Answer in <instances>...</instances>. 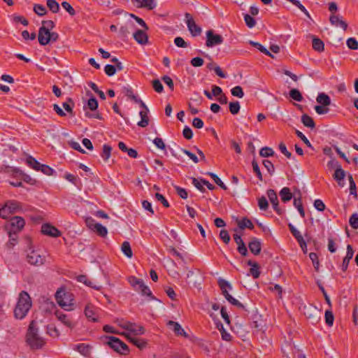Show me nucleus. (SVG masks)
Instances as JSON below:
<instances>
[{
    "mask_svg": "<svg viewBox=\"0 0 358 358\" xmlns=\"http://www.w3.org/2000/svg\"><path fill=\"white\" fill-rule=\"evenodd\" d=\"M38 330V322L32 320L28 327L26 342L33 350L41 348L45 343L44 338L39 334Z\"/></svg>",
    "mask_w": 358,
    "mask_h": 358,
    "instance_id": "1",
    "label": "nucleus"
},
{
    "mask_svg": "<svg viewBox=\"0 0 358 358\" xmlns=\"http://www.w3.org/2000/svg\"><path fill=\"white\" fill-rule=\"evenodd\" d=\"M25 224L24 218L20 216L11 217L5 224V229L10 238V244L14 245L17 240V234L22 231Z\"/></svg>",
    "mask_w": 358,
    "mask_h": 358,
    "instance_id": "2",
    "label": "nucleus"
},
{
    "mask_svg": "<svg viewBox=\"0 0 358 358\" xmlns=\"http://www.w3.org/2000/svg\"><path fill=\"white\" fill-rule=\"evenodd\" d=\"M32 305L29 294L22 291L20 293L17 303L14 309V315L17 319H23L28 313Z\"/></svg>",
    "mask_w": 358,
    "mask_h": 358,
    "instance_id": "3",
    "label": "nucleus"
},
{
    "mask_svg": "<svg viewBox=\"0 0 358 358\" xmlns=\"http://www.w3.org/2000/svg\"><path fill=\"white\" fill-rule=\"evenodd\" d=\"M55 299L59 306L65 310H73V297L71 292L59 289L55 294Z\"/></svg>",
    "mask_w": 358,
    "mask_h": 358,
    "instance_id": "4",
    "label": "nucleus"
},
{
    "mask_svg": "<svg viewBox=\"0 0 358 358\" xmlns=\"http://www.w3.org/2000/svg\"><path fill=\"white\" fill-rule=\"evenodd\" d=\"M28 249L27 250V260L29 264L34 266H41L45 263V257L41 254V252L34 250L32 247L31 240L27 239Z\"/></svg>",
    "mask_w": 358,
    "mask_h": 358,
    "instance_id": "5",
    "label": "nucleus"
},
{
    "mask_svg": "<svg viewBox=\"0 0 358 358\" xmlns=\"http://www.w3.org/2000/svg\"><path fill=\"white\" fill-rule=\"evenodd\" d=\"M22 210L21 204L15 200L7 201L0 208V217L7 219L10 214L18 213Z\"/></svg>",
    "mask_w": 358,
    "mask_h": 358,
    "instance_id": "6",
    "label": "nucleus"
},
{
    "mask_svg": "<svg viewBox=\"0 0 358 358\" xmlns=\"http://www.w3.org/2000/svg\"><path fill=\"white\" fill-rule=\"evenodd\" d=\"M117 325L123 329L127 330L130 334L135 336L143 335L145 334V329L143 326L138 325L136 323H133L129 321H124L122 319H117L116 320Z\"/></svg>",
    "mask_w": 358,
    "mask_h": 358,
    "instance_id": "7",
    "label": "nucleus"
},
{
    "mask_svg": "<svg viewBox=\"0 0 358 358\" xmlns=\"http://www.w3.org/2000/svg\"><path fill=\"white\" fill-rule=\"evenodd\" d=\"M59 35L56 32H51L45 29V27H40L38 34V40L41 45H45L51 42L57 41Z\"/></svg>",
    "mask_w": 358,
    "mask_h": 358,
    "instance_id": "8",
    "label": "nucleus"
},
{
    "mask_svg": "<svg viewBox=\"0 0 358 358\" xmlns=\"http://www.w3.org/2000/svg\"><path fill=\"white\" fill-rule=\"evenodd\" d=\"M106 338L108 339L107 344L115 351L122 354H124L128 351L127 345L119 338L114 336H109Z\"/></svg>",
    "mask_w": 358,
    "mask_h": 358,
    "instance_id": "9",
    "label": "nucleus"
},
{
    "mask_svg": "<svg viewBox=\"0 0 358 358\" xmlns=\"http://www.w3.org/2000/svg\"><path fill=\"white\" fill-rule=\"evenodd\" d=\"M223 43V38L220 34H216L213 30L206 31V45L211 48L215 45H220Z\"/></svg>",
    "mask_w": 358,
    "mask_h": 358,
    "instance_id": "10",
    "label": "nucleus"
},
{
    "mask_svg": "<svg viewBox=\"0 0 358 358\" xmlns=\"http://www.w3.org/2000/svg\"><path fill=\"white\" fill-rule=\"evenodd\" d=\"M186 23L192 36H197L201 33V28L196 24L192 16L189 13H185Z\"/></svg>",
    "mask_w": 358,
    "mask_h": 358,
    "instance_id": "11",
    "label": "nucleus"
},
{
    "mask_svg": "<svg viewBox=\"0 0 358 358\" xmlns=\"http://www.w3.org/2000/svg\"><path fill=\"white\" fill-rule=\"evenodd\" d=\"M120 334L126 337L129 342L133 343L141 350L146 347L147 342L144 339L132 337L129 333L127 332H122Z\"/></svg>",
    "mask_w": 358,
    "mask_h": 358,
    "instance_id": "12",
    "label": "nucleus"
},
{
    "mask_svg": "<svg viewBox=\"0 0 358 358\" xmlns=\"http://www.w3.org/2000/svg\"><path fill=\"white\" fill-rule=\"evenodd\" d=\"M304 315L310 319H313V322H317L320 320L319 311L315 307L304 306Z\"/></svg>",
    "mask_w": 358,
    "mask_h": 358,
    "instance_id": "13",
    "label": "nucleus"
},
{
    "mask_svg": "<svg viewBox=\"0 0 358 358\" xmlns=\"http://www.w3.org/2000/svg\"><path fill=\"white\" fill-rule=\"evenodd\" d=\"M41 232L43 234L51 237H59L61 235V232L56 227L49 224H44L42 225Z\"/></svg>",
    "mask_w": 358,
    "mask_h": 358,
    "instance_id": "14",
    "label": "nucleus"
},
{
    "mask_svg": "<svg viewBox=\"0 0 358 358\" xmlns=\"http://www.w3.org/2000/svg\"><path fill=\"white\" fill-rule=\"evenodd\" d=\"M330 23L336 27H341L344 31L348 28V24L339 15L331 14L329 17Z\"/></svg>",
    "mask_w": 358,
    "mask_h": 358,
    "instance_id": "15",
    "label": "nucleus"
},
{
    "mask_svg": "<svg viewBox=\"0 0 358 358\" xmlns=\"http://www.w3.org/2000/svg\"><path fill=\"white\" fill-rule=\"evenodd\" d=\"M133 36L135 41L140 45H145L148 43V36L145 30L138 29Z\"/></svg>",
    "mask_w": 358,
    "mask_h": 358,
    "instance_id": "16",
    "label": "nucleus"
},
{
    "mask_svg": "<svg viewBox=\"0 0 358 358\" xmlns=\"http://www.w3.org/2000/svg\"><path fill=\"white\" fill-rule=\"evenodd\" d=\"M55 315L62 323H63L65 326L73 328L74 327L73 323L69 317V316L59 310H56L55 312Z\"/></svg>",
    "mask_w": 358,
    "mask_h": 358,
    "instance_id": "17",
    "label": "nucleus"
},
{
    "mask_svg": "<svg viewBox=\"0 0 358 358\" xmlns=\"http://www.w3.org/2000/svg\"><path fill=\"white\" fill-rule=\"evenodd\" d=\"M248 248L252 253L258 255L262 250L261 241L256 238H252L248 244Z\"/></svg>",
    "mask_w": 358,
    "mask_h": 358,
    "instance_id": "18",
    "label": "nucleus"
},
{
    "mask_svg": "<svg viewBox=\"0 0 358 358\" xmlns=\"http://www.w3.org/2000/svg\"><path fill=\"white\" fill-rule=\"evenodd\" d=\"M234 238L236 243L238 245L237 250L238 251V252L241 255H242L243 256H247L248 249H247L243 239L241 238V235L234 234Z\"/></svg>",
    "mask_w": 358,
    "mask_h": 358,
    "instance_id": "19",
    "label": "nucleus"
},
{
    "mask_svg": "<svg viewBox=\"0 0 358 358\" xmlns=\"http://www.w3.org/2000/svg\"><path fill=\"white\" fill-rule=\"evenodd\" d=\"M167 324L177 336H182L185 338L188 337L187 334L179 323L173 321H169Z\"/></svg>",
    "mask_w": 358,
    "mask_h": 358,
    "instance_id": "20",
    "label": "nucleus"
},
{
    "mask_svg": "<svg viewBox=\"0 0 358 358\" xmlns=\"http://www.w3.org/2000/svg\"><path fill=\"white\" fill-rule=\"evenodd\" d=\"M345 175V171L341 168V166H338L333 175L334 180L337 181L338 185L341 187H343L345 185L344 178Z\"/></svg>",
    "mask_w": 358,
    "mask_h": 358,
    "instance_id": "21",
    "label": "nucleus"
},
{
    "mask_svg": "<svg viewBox=\"0 0 358 358\" xmlns=\"http://www.w3.org/2000/svg\"><path fill=\"white\" fill-rule=\"evenodd\" d=\"M354 255V250L352 249V247L350 245H347V252L346 255L344 257L342 263V270L343 271H345L348 267V264L350 261L352 259Z\"/></svg>",
    "mask_w": 358,
    "mask_h": 358,
    "instance_id": "22",
    "label": "nucleus"
},
{
    "mask_svg": "<svg viewBox=\"0 0 358 358\" xmlns=\"http://www.w3.org/2000/svg\"><path fill=\"white\" fill-rule=\"evenodd\" d=\"M85 315L90 320L96 322L98 317L96 313L95 307L92 304H87L85 308Z\"/></svg>",
    "mask_w": 358,
    "mask_h": 358,
    "instance_id": "23",
    "label": "nucleus"
},
{
    "mask_svg": "<svg viewBox=\"0 0 358 358\" xmlns=\"http://www.w3.org/2000/svg\"><path fill=\"white\" fill-rule=\"evenodd\" d=\"M267 196L273 206V209L280 213L278 208V199L275 192L273 189H268L267 191Z\"/></svg>",
    "mask_w": 358,
    "mask_h": 358,
    "instance_id": "24",
    "label": "nucleus"
},
{
    "mask_svg": "<svg viewBox=\"0 0 358 358\" xmlns=\"http://www.w3.org/2000/svg\"><path fill=\"white\" fill-rule=\"evenodd\" d=\"M316 101L320 105L327 107L331 104L330 97L324 93H320L316 98Z\"/></svg>",
    "mask_w": 358,
    "mask_h": 358,
    "instance_id": "25",
    "label": "nucleus"
},
{
    "mask_svg": "<svg viewBox=\"0 0 358 358\" xmlns=\"http://www.w3.org/2000/svg\"><path fill=\"white\" fill-rule=\"evenodd\" d=\"M313 48L319 52H323L324 50V44L321 39L313 36Z\"/></svg>",
    "mask_w": 358,
    "mask_h": 358,
    "instance_id": "26",
    "label": "nucleus"
},
{
    "mask_svg": "<svg viewBox=\"0 0 358 358\" xmlns=\"http://www.w3.org/2000/svg\"><path fill=\"white\" fill-rule=\"evenodd\" d=\"M301 122L306 127L310 129H314L315 127V124L313 119L307 114H303L301 116Z\"/></svg>",
    "mask_w": 358,
    "mask_h": 358,
    "instance_id": "27",
    "label": "nucleus"
},
{
    "mask_svg": "<svg viewBox=\"0 0 358 358\" xmlns=\"http://www.w3.org/2000/svg\"><path fill=\"white\" fill-rule=\"evenodd\" d=\"M78 280L96 290H99L101 288V285L94 284L92 281L87 279L86 275H79L78 277Z\"/></svg>",
    "mask_w": 358,
    "mask_h": 358,
    "instance_id": "28",
    "label": "nucleus"
},
{
    "mask_svg": "<svg viewBox=\"0 0 358 358\" xmlns=\"http://www.w3.org/2000/svg\"><path fill=\"white\" fill-rule=\"evenodd\" d=\"M280 196L281 200L285 203L290 201L292 198V194L288 187H283L280 192Z\"/></svg>",
    "mask_w": 358,
    "mask_h": 358,
    "instance_id": "29",
    "label": "nucleus"
},
{
    "mask_svg": "<svg viewBox=\"0 0 358 358\" xmlns=\"http://www.w3.org/2000/svg\"><path fill=\"white\" fill-rule=\"evenodd\" d=\"M148 110L140 111L139 115L141 116V121L138 122V126L141 127H145L149 124V117L148 115Z\"/></svg>",
    "mask_w": 358,
    "mask_h": 358,
    "instance_id": "30",
    "label": "nucleus"
},
{
    "mask_svg": "<svg viewBox=\"0 0 358 358\" xmlns=\"http://www.w3.org/2000/svg\"><path fill=\"white\" fill-rule=\"evenodd\" d=\"M121 250L124 255L128 258H131L133 256L132 250L130 243L128 241H124L122 244Z\"/></svg>",
    "mask_w": 358,
    "mask_h": 358,
    "instance_id": "31",
    "label": "nucleus"
},
{
    "mask_svg": "<svg viewBox=\"0 0 358 358\" xmlns=\"http://www.w3.org/2000/svg\"><path fill=\"white\" fill-rule=\"evenodd\" d=\"M94 229L92 231H95L99 236L101 237H106L108 234V230L107 229L103 226L101 224H96L95 226H94Z\"/></svg>",
    "mask_w": 358,
    "mask_h": 358,
    "instance_id": "32",
    "label": "nucleus"
},
{
    "mask_svg": "<svg viewBox=\"0 0 358 358\" xmlns=\"http://www.w3.org/2000/svg\"><path fill=\"white\" fill-rule=\"evenodd\" d=\"M238 227L241 229H244L245 228H248L252 229L254 228V225L252 222L248 218H243L241 221L238 222Z\"/></svg>",
    "mask_w": 358,
    "mask_h": 358,
    "instance_id": "33",
    "label": "nucleus"
},
{
    "mask_svg": "<svg viewBox=\"0 0 358 358\" xmlns=\"http://www.w3.org/2000/svg\"><path fill=\"white\" fill-rule=\"evenodd\" d=\"M47 6L54 13H57L59 10V5L55 0H47Z\"/></svg>",
    "mask_w": 358,
    "mask_h": 358,
    "instance_id": "34",
    "label": "nucleus"
},
{
    "mask_svg": "<svg viewBox=\"0 0 358 358\" xmlns=\"http://www.w3.org/2000/svg\"><path fill=\"white\" fill-rule=\"evenodd\" d=\"M112 148L108 145H103L101 157L105 161H108L111 155Z\"/></svg>",
    "mask_w": 358,
    "mask_h": 358,
    "instance_id": "35",
    "label": "nucleus"
},
{
    "mask_svg": "<svg viewBox=\"0 0 358 358\" xmlns=\"http://www.w3.org/2000/svg\"><path fill=\"white\" fill-rule=\"evenodd\" d=\"M207 174L209 175L213 179L214 182L222 189L224 190L227 189V186L216 174L211 172H208Z\"/></svg>",
    "mask_w": 358,
    "mask_h": 358,
    "instance_id": "36",
    "label": "nucleus"
},
{
    "mask_svg": "<svg viewBox=\"0 0 358 358\" xmlns=\"http://www.w3.org/2000/svg\"><path fill=\"white\" fill-rule=\"evenodd\" d=\"M27 164L36 171H39L41 165L36 159L32 157H29L27 159Z\"/></svg>",
    "mask_w": 358,
    "mask_h": 358,
    "instance_id": "37",
    "label": "nucleus"
},
{
    "mask_svg": "<svg viewBox=\"0 0 358 358\" xmlns=\"http://www.w3.org/2000/svg\"><path fill=\"white\" fill-rule=\"evenodd\" d=\"M289 96L292 99L296 101H301L303 96L301 92L296 89H292L289 91Z\"/></svg>",
    "mask_w": 358,
    "mask_h": 358,
    "instance_id": "38",
    "label": "nucleus"
},
{
    "mask_svg": "<svg viewBox=\"0 0 358 358\" xmlns=\"http://www.w3.org/2000/svg\"><path fill=\"white\" fill-rule=\"evenodd\" d=\"M259 155L262 157H268L274 155V152L272 148L268 147H264L259 151Z\"/></svg>",
    "mask_w": 358,
    "mask_h": 358,
    "instance_id": "39",
    "label": "nucleus"
},
{
    "mask_svg": "<svg viewBox=\"0 0 358 358\" xmlns=\"http://www.w3.org/2000/svg\"><path fill=\"white\" fill-rule=\"evenodd\" d=\"M229 110H230L231 113L233 115L237 114L239 112L240 108H241L238 101L230 102L229 104Z\"/></svg>",
    "mask_w": 358,
    "mask_h": 358,
    "instance_id": "40",
    "label": "nucleus"
},
{
    "mask_svg": "<svg viewBox=\"0 0 358 358\" xmlns=\"http://www.w3.org/2000/svg\"><path fill=\"white\" fill-rule=\"evenodd\" d=\"M346 44L348 48L350 50H358V41L355 38H348Z\"/></svg>",
    "mask_w": 358,
    "mask_h": 358,
    "instance_id": "41",
    "label": "nucleus"
},
{
    "mask_svg": "<svg viewBox=\"0 0 358 358\" xmlns=\"http://www.w3.org/2000/svg\"><path fill=\"white\" fill-rule=\"evenodd\" d=\"M324 316H325V322H326L327 324L329 327H331L333 325L334 321V317L332 312L329 310H326Z\"/></svg>",
    "mask_w": 358,
    "mask_h": 358,
    "instance_id": "42",
    "label": "nucleus"
},
{
    "mask_svg": "<svg viewBox=\"0 0 358 358\" xmlns=\"http://www.w3.org/2000/svg\"><path fill=\"white\" fill-rule=\"evenodd\" d=\"M244 20L249 28H252L256 25L255 20L249 14H244Z\"/></svg>",
    "mask_w": 358,
    "mask_h": 358,
    "instance_id": "43",
    "label": "nucleus"
},
{
    "mask_svg": "<svg viewBox=\"0 0 358 358\" xmlns=\"http://www.w3.org/2000/svg\"><path fill=\"white\" fill-rule=\"evenodd\" d=\"M231 93L233 96L243 98L244 96V92L241 87L236 86L231 90Z\"/></svg>",
    "mask_w": 358,
    "mask_h": 358,
    "instance_id": "44",
    "label": "nucleus"
},
{
    "mask_svg": "<svg viewBox=\"0 0 358 358\" xmlns=\"http://www.w3.org/2000/svg\"><path fill=\"white\" fill-rule=\"evenodd\" d=\"M249 43L251 45H252V46L255 47L256 48H257L261 52L264 53L265 55H270V52L266 48H265L262 44H260L259 43L255 42V41H250Z\"/></svg>",
    "mask_w": 358,
    "mask_h": 358,
    "instance_id": "45",
    "label": "nucleus"
},
{
    "mask_svg": "<svg viewBox=\"0 0 358 358\" xmlns=\"http://www.w3.org/2000/svg\"><path fill=\"white\" fill-rule=\"evenodd\" d=\"M217 327L220 331L222 339L227 341H230L231 336L230 335V334L227 332V331L224 329L223 325L222 324H220V325L218 324Z\"/></svg>",
    "mask_w": 358,
    "mask_h": 358,
    "instance_id": "46",
    "label": "nucleus"
},
{
    "mask_svg": "<svg viewBox=\"0 0 358 358\" xmlns=\"http://www.w3.org/2000/svg\"><path fill=\"white\" fill-rule=\"evenodd\" d=\"M39 171L47 176H52L55 173V171L52 168L45 164H41Z\"/></svg>",
    "mask_w": 358,
    "mask_h": 358,
    "instance_id": "47",
    "label": "nucleus"
},
{
    "mask_svg": "<svg viewBox=\"0 0 358 358\" xmlns=\"http://www.w3.org/2000/svg\"><path fill=\"white\" fill-rule=\"evenodd\" d=\"M349 222L350 226L355 229H358V214L354 213L351 215L349 220Z\"/></svg>",
    "mask_w": 358,
    "mask_h": 358,
    "instance_id": "48",
    "label": "nucleus"
},
{
    "mask_svg": "<svg viewBox=\"0 0 358 358\" xmlns=\"http://www.w3.org/2000/svg\"><path fill=\"white\" fill-rule=\"evenodd\" d=\"M62 8L66 10L69 13V15H71V16H73L76 15V11L74 10V8L71 6V4L67 2V1H63L62 3Z\"/></svg>",
    "mask_w": 358,
    "mask_h": 358,
    "instance_id": "49",
    "label": "nucleus"
},
{
    "mask_svg": "<svg viewBox=\"0 0 358 358\" xmlns=\"http://www.w3.org/2000/svg\"><path fill=\"white\" fill-rule=\"evenodd\" d=\"M258 206L262 210H266L268 207V203L265 196H262L258 200Z\"/></svg>",
    "mask_w": 358,
    "mask_h": 358,
    "instance_id": "50",
    "label": "nucleus"
},
{
    "mask_svg": "<svg viewBox=\"0 0 358 358\" xmlns=\"http://www.w3.org/2000/svg\"><path fill=\"white\" fill-rule=\"evenodd\" d=\"M220 238L226 244H228L231 240L230 236L228 231L225 229H222L220 232Z\"/></svg>",
    "mask_w": 358,
    "mask_h": 358,
    "instance_id": "51",
    "label": "nucleus"
},
{
    "mask_svg": "<svg viewBox=\"0 0 358 358\" xmlns=\"http://www.w3.org/2000/svg\"><path fill=\"white\" fill-rule=\"evenodd\" d=\"M288 226L292 235L295 237V238L297 241H300L301 242L303 236H301V233L296 229H295L292 224H289Z\"/></svg>",
    "mask_w": 358,
    "mask_h": 358,
    "instance_id": "52",
    "label": "nucleus"
},
{
    "mask_svg": "<svg viewBox=\"0 0 358 358\" xmlns=\"http://www.w3.org/2000/svg\"><path fill=\"white\" fill-rule=\"evenodd\" d=\"M34 10L37 15H38L40 16H43L46 13L45 8L43 5H41V4L34 5Z\"/></svg>",
    "mask_w": 358,
    "mask_h": 358,
    "instance_id": "53",
    "label": "nucleus"
},
{
    "mask_svg": "<svg viewBox=\"0 0 358 358\" xmlns=\"http://www.w3.org/2000/svg\"><path fill=\"white\" fill-rule=\"evenodd\" d=\"M263 164H264V167L266 169V170L268 171V172L271 175H273L275 171V168H274L273 163L269 160L265 159L263 161Z\"/></svg>",
    "mask_w": 358,
    "mask_h": 358,
    "instance_id": "54",
    "label": "nucleus"
},
{
    "mask_svg": "<svg viewBox=\"0 0 358 358\" xmlns=\"http://www.w3.org/2000/svg\"><path fill=\"white\" fill-rule=\"evenodd\" d=\"M139 6L146 8L149 10H152L155 8L156 3L153 0H144L143 3L140 4Z\"/></svg>",
    "mask_w": 358,
    "mask_h": 358,
    "instance_id": "55",
    "label": "nucleus"
},
{
    "mask_svg": "<svg viewBox=\"0 0 358 358\" xmlns=\"http://www.w3.org/2000/svg\"><path fill=\"white\" fill-rule=\"evenodd\" d=\"M309 257L311 259L315 270L318 271L320 264L317 254L315 252H310L309 254Z\"/></svg>",
    "mask_w": 358,
    "mask_h": 358,
    "instance_id": "56",
    "label": "nucleus"
},
{
    "mask_svg": "<svg viewBox=\"0 0 358 358\" xmlns=\"http://www.w3.org/2000/svg\"><path fill=\"white\" fill-rule=\"evenodd\" d=\"M252 166L253 171L257 174V176L258 177V178L261 181H262V180H263L262 174L260 169H259V167L258 166V164H257V162L255 160H253L252 162Z\"/></svg>",
    "mask_w": 358,
    "mask_h": 358,
    "instance_id": "57",
    "label": "nucleus"
},
{
    "mask_svg": "<svg viewBox=\"0 0 358 358\" xmlns=\"http://www.w3.org/2000/svg\"><path fill=\"white\" fill-rule=\"evenodd\" d=\"M87 107L92 111L96 110L98 108L97 100L94 97L90 98L87 101Z\"/></svg>",
    "mask_w": 358,
    "mask_h": 358,
    "instance_id": "58",
    "label": "nucleus"
},
{
    "mask_svg": "<svg viewBox=\"0 0 358 358\" xmlns=\"http://www.w3.org/2000/svg\"><path fill=\"white\" fill-rule=\"evenodd\" d=\"M218 285L221 289V290L224 289H231V285L225 280L222 278H220L218 280Z\"/></svg>",
    "mask_w": 358,
    "mask_h": 358,
    "instance_id": "59",
    "label": "nucleus"
},
{
    "mask_svg": "<svg viewBox=\"0 0 358 358\" xmlns=\"http://www.w3.org/2000/svg\"><path fill=\"white\" fill-rule=\"evenodd\" d=\"M226 299L233 306H235L238 308H243V305L240 303L237 299L234 298L231 294L228 295Z\"/></svg>",
    "mask_w": 358,
    "mask_h": 358,
    "instance_id": "60",
    "label": "nucleus"
},
{
    "mask_svg": "<svg viewBox=\"0 0 358 358\" xmlns=\"http://www.w3.org/2000/svg\"><path fill=\"white\" fill-rule=\"evenodd\" d=\"M152 87L155 89V90L158 93H161L164 90V87H163L162 83L160 82L159 80H157V79L154 80L152 81Z\"/></svg>",
    "mask_w": 358,
    "mask_h": 358,
    "instance_id": "61",
    "label": "nucleus"
},
{
    "mask_svg": "<svg viewBox=\"0 0 358 358\" xmlns=\"http://www.w3.org/2000/svg\"><path fill=\"white\" fill-rule=\"evenodd\" d=\"M130 16L131 17L134 18L136 21V22L143 28V30H148V27L147 26V24H145V21L143 19L138 17V16L134 14H130Z\"/></svg>",
    "mask_w": 358,
    "mask_h": 358,
    "instance_id": "62",
    "label": "nucleus"
},
{
    "mask_svg": "<svg viewBox=\"0 0 358 358\" xmlns=\"http://www.w3.org/2000/svg\"><path fill=\"white\" fill-rule=\"evenodd\" d=\"M105 73L108 76H113L116 72V68L113 65L107 64L104 68Z\"/></svg>",
    "mask_w": 358,
    "mask_h": 358,
    "instance_id": "63",
    "label": "nucleus"
},
{
    "mask_svg": "<svg viewBox=\"0 0 358 358\" xmlns=\"http://www.w3.org/2000/svg\"><path fill=\"white\" fill-rule=\"evenodd\" d=\"M315 110L316 113L319 115L327 114L329 111V108H327V106H322V105L315 106Z\"/></svg>",
    "mask_w": 358,
    "mask_h": 358,
    "instance_id": "64",
    "label": "nucleus"
}]
</instances>
